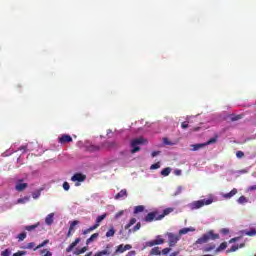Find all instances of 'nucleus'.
<instances>
[{
	"instance_id": "1",
	"label": "nucleus",
	"mask_w": 256,
	"mask_h": 256,
	"mask_svg": "<svg viewBox=\"0 0 256 256\" xmlns=\"http://www.w3.org/2000/svg\"><path fill=\"white\" fill-rule=\"evenodd\" d=\"M217 239H219V234H216L213 230H209L202 237L198 238L195 243L196 245H204V243H209V241H215Z\"/></svg>"
},
{
	"instance_id": "2",
	"label": "nucleus",
	"mask_w": 256,
	"mask_h": 256,
	"mask_svg": "<svg viewBox=\"0 0 256 256\" xmlns=\"http://www.w3.org/2000/svg\"><path fill=\"white\" fill-rule=\"evenodd\" d=\"M148 141L144 137H138L135 139H132L130 142L131 153H138V151H141V145H147Z\"/></svg>"
},
{
	"instance_id": "3",
	"label": "nucleus",
	"mask_w": 256,
	"mask_h": 256,
	"mask_svg": "<svg viewBox=\"0 0 256 256\" xmlns=\"http://www.w3.org/2000/svg\"><path fill=\"white\" fill-rule=\"evenodd\" d=\"M136 223H137V219L136 218H132L129 221V223H127L124 226V229L128 230V233H137V231H139V229H141V222H138L137 224ZM133 225H135V226L133 227ZM131 227H133V228L131 229Z\"/></svg>"
},
{
	"instance_id": "4",
	"label": "nucleus",
	"mask_w": 256,
	"mask_h": 256,
	"mask_svg": "<svg viewBox=\"0 0 256 256\" xmlns=\"http://www.w3.org/2000/svg\"><path fill=\"white\" fill-rule=\"evenodd\" d=\"M136 223H137V219L136 218H132L129 221V223H127L124 226V229L128 230V233H137V231H139V229H141V222H138L137 224ZM133 225H135V226L133 227ZM131 227H133V228L131 229Z\"/></svg>"
},
{
	"instance_id": "5",
	"label": "nucleus",
	"mask_w": 256,
	"mask_h": 256,
	"mask_svg": "<svg viewBox=\"0 0 256 256\" xmlns=\"http://www.w3.org/2000/svg\"><path fill=\"white\" fill-rule=\"evenodd\" d=\"M211 203H213V198L202 199V200L192 202L190 204V207L192 210L201 209V207H205V205H211Z\"/></svg>"
},
{
	"instance_id": "6",
	"label": "nucleus",
	"mask_w": 256,
	"mask_h": 256,
	"mask_svg": "<svg viewBox=\"0 0 256 256\" xmlns=\"http://www.w3.org/2000/svg\"><path fill=\"white\" fill-rule=\"evenodd\" d=\"M86 179H87V175H85L83 173H75L71 177V181H73V183H75L76 187H79V185H81L80 183H83Z\"/></svg>"
},
{
	"instance_id": "7",
	"label": "nucleus",
	"mask_w": 256,
	"mask_h": 256,
	"mask_svg": "<svg viewBox=\"0 0 256 256\" xmlns=\"http://www.w3.org/2000/svg\"><path fill=\"white\" fill-rule=\"evenodd\" d=\"M144 221L146 223H153V221H161V219H159V212L154 211V212L148 213L145 216Z\"/></svg>"
},
{
	"instance_id": "8",
	"label": "nucleus",
	"mask_w": 256,
	"mask_h": 256,
	"mask_svg": "<svg viewBox=\"0 0 256 256\" xmlns=\"http://www.w3.org/2000/svg\"><path fill=\"white\" fill-rule=\"evenodd\" d=\"M181 239L179 235L173 234V233H168V243L169 247H175L177 245V242Z\"/></svg>"
},
{
	"instance_id": "9",
	"label": "nucleus",
	"mask_w": 256,
	"mask_h": 256,
	"mask_svg": "<svg viewBox=\"0 0 256 256\" xmlns=\"http://www.w3.org/2000/svg\"><path fill=\"white\" fill-rule=\"evenodd\" d=\"M163 243H165V239L158 238L156 240L146 242V247H155V245H163Z\"/></svg>"
},
{
	"instance_id": "10",
	"label": "nucleus",
	"mask_w": 256,
	"mask_h": 256,
	"mask_svg": "<svg viewBox=\"0 0 256 256\" xmlns=\"http://www.w3.org/2000/svg\"><path fill=\"white\" fill-rule=\"evenodd\" d=\"M58 141L59 143H61V145H65V143H72L73 138L70 135L63 134L61 137L58 138Z\"/></svg>"
},
{
	"instance_id": "11",
	"label": "nucleus",
	"mask_w": 256,
	"mask_h": 256,
	"mask_svg": "<svg viewBox=\"0 0 256 256\" xmlns=\"http://www.w3.org/2000/svg\"><path fill=\"white\" fill-rule=\"evenodd\" d=\"M129 249H132L131 244H120L119 246H117L116 252L115 253H125V251H129Z\"/></svg>"
},
{
	"instance_id": "12",
	"label": "nucleus",
	"mask_w": 256,
	"mask_h": 256,
	"mask_svg": "<svg viewBox=\"0 0 256 256\" xmlns=\"http://www.w3.org/2000/svg\"><path fill=\"white\" fill-rule=\"evenodd\" d=\"M79 243H81V238H76L75 241H73V242L66 248V253H71V251H73V249H75V247H77V245H79Z\"/></svg>"
},
{
	"instance_id": "13",
	"label": "nucleus",
	"mask_w": 256,
	"mask_h": 256,
	"mask_svg": "<svg viewBox=\"0 0 256 256\" xmlns=\"http://www.w3.org/2000/svg\"><path fill=\"white\" fill-rule=\"evenodd\" d=\"M106 218H107V214H102V215L98 216L96 218V223H95L94 227H96V229H98L99 226L101 225V221H103Z\"/></svg>"
},
{
	"instance_id": "14",
	"label": "nucleus",
	"mask_w": 256,
	"mask_h": 256,
	"mask_svg": "<svg viewBox=\"0 0 256 256\" xmlns=\"http://www.w3.org/2000/svg\"><path fill=\"white\" fill-rule=\"evenodd\" d=\"M191 151H199V149H203V147H207V144L200 143V144H192L191 146Z\"/></svg>"
},
{
	"instance_id": "15",
	"label": "nucleus",
	"mask_w": 256,
	"mask_h": 256,
	"mask_svg": "<svg viewBox=\"0 0 256 256\" xmlns=\"http://www.w3.org/2000/svg\"><path fill=\"white\" fill-rule=\"evenodd\" d=\"M170 213H173V208H166L162 214H159V217L157 219H163L166 217V215H169Z\"/></svg>"
},
{
	"instance_id": "16",
	"label": "nucleus",
	"mask_w": 256,
	"mask_h": 256,
	"mask_svg": "<svg viewBox=\"0 0 256 256\" xmlns=\"http://www.w3.org/2000/svg\"><path fill=\"white\" fill-rule=\"evenodd\" d=\"M242 247H245V244L242 243L239 245H233L231 246V248L229 250H227V253H235V251H237L238 249H242Z\"/></svg>"
},
{
	"instance_id": "17",
	"label": "nucleus",
	"mask_w": 256,
	"mask_h": 256,
	"mask_svg": "<svg viewBox=\"0 0 256 256\" xmlns=\"http://www.w3.org/2000/svg\"><path fill=\"white\" fill-rule=\"evenodd\" d=\"M53 217H55L54 213H50L45 218L46 225H53Z\"/></svg>"
},
{
	"instance_id": "18",
	"label": "nucleus",
	"mask_w": 256,
	"mask_h": 256,
	"mask_svg": "<svg viewBox=\"0 0 256 256\" xmlns=\"http://www.w3.org/2000/svg\"><path fill=\"white\" fill-rule=\"evenodd\" d=\"M235 195H237V188H234L229 193L224 194V198L231 199V197H235Z\"/></svg>"
},
{
	"instance_id": "19",
	"label": "nucleus",
	"mask_w": 256,
	"mask_h": 256,
	"mask_svg": "<svg viewBox=\"0 0 256 256\" xmlns=\"http://www.w3.org/2000/svg\"><path fill=\"white\" fill-rule=\"evenodd\" d=\"M99 238V233H94L86 240V245H89L90 243H93V241H96V239Z\"/></svg>"
},
{
	"instance_id": "20",
	"label": "nucleus",
	"mask_w": 256,
	"mask_h": 256,
	"mask_svg": "<svg viewBox=\"0 0 256 256\" xmlns=\"http://www.w3.org/2000/svg\"><path fill=\"white\" fill-rule=\"evenodd\" d=\"M122 197H127V189H122L116 196L115 199L119 200L122 199Z\"/></svg>"
},
{
	"instance_id": "21",
	"label": "nucleus",
	"mask_w": 256,
	"mask_h": 256,
	"mask_svg": "<svg viewBox=\"0 0 256 256\" xmlns=\"http://www.w3.org/2000/svg\"><path fill=\"white\" fill-rule=\"evenodd\" d=\"M193 231H195V228H193V227H190V228H182V229L179 231V235H187V233L193 232Z\"/></svg>"
},
{
	"instance_id": "22",
	"label": "nucleus",
	"mask_w": 256,
	"mask_h": 256,
	"mask_svg": "<svg viewBox=\"0 0 256 256\" xmlns=\"http://www.w3.org/2000/svg\"><path fill=\"white\" fill-rule=\"evenodd\" d=\"M162 177H169L171 174V167L164 168L161 172Z\"/></svg>"
},
{
	"instance_id": "23",
	"label": "nucleus",
	"mask_w": 256,
	"mask_h": 256,
	"mask_svg": "<svg viewBox=\"0 0 256 256\" xmlns=\"http://www.w3.org/2000/svg\"><path fill=\"white\" fill-rule=\"evenodd\" d=\"M27 187H28L27 183H19L16 185V191H25Z\"/></svg>"
},
{
	"instance_id": "24",
	"label": "nucleus",
	"mask_w": 256,
	"mask_h": 256,
	"mask_svg": "<svg viewBox=\"0 0 256 256\" xmlns=\"http://www.w3.org/2000/svg\"><path fill=\"white\" fill-rule=\"evenodd\" d=\"M216 245L215 244H208L203 248V251L205 253H209V251H213L215 249Z\"/></svg>"
},
{
	"instance_id": "25",
	"label": "nucleus",
	"mask_w": 256,
	"mask_h": 256,
	"mask_svg": "<svg viewBox=\"0 0 256 256\" xmlns=\"http://www.w3.org/2000/svg\"><path fill=\"white\" fill-rule=\"evenodd\" d=\"M217 139H219V136H214L213 138H210L207 142L204 143V145H213L214 143H217Z\"/></svg>"
},
{
	"instance_id": "26",
	"label": "nucleus",
	"mask_w": 256,
	"mask_h": 256,
	"mask_svg": "<svg viewBox=\"0 0 256 256\" xmlns=\"http://www.w3.org/2000/svg\"><path fill=\"white\" fill-rule=\"evenodd\" d=\"M145 211V206L139 205L134 208V214L137 215V213H143Z\"/></svg>"
},
{
	"instance_id": "27",
	"label": "nucleus",
	"mask_w": 256,
	"mask_h": 256,
	"mask_svg": "<svg viewBox=\"0 0 256 256\" xmlns=\"http://www.w3.org/2000/svg\"><path fill=\"white\" fill-rule=\"evenodd\" d=\"M227 249V242H223L219 245L218 248H216V253H219L221 251H225Z\"/></svg>"
},
{
	"instance_id": "28",
	"label": "nucleus",
	"mask_w": 256,
	"mask_h": 256,
	"mask_svg": "<svg viewBox=\"0 0 256 256\" xmlns=\"http://www.w3.org/2000/svg\"><path fill=\"white\" fill-rule=\"evenodd\" d=\"M237 201L240 205H245V203H249V199H247V197L245 196H240Z\"/></svg>"
},
{
	"instance_id": "29",
	"label": "nucleus",
	"mask_w": 256,
	"mask_h": 256,
	"mask_svg": "<svg viewBox=\"0 0 256 256\" xmlns=\"http://www.w3.org/2000/svg\"><path fill=\"white\" fill-rule=\"evenodd\" d=\"M150 255H161V248L154 247L150 251Z\"/></svg>"
},
{
	"instance_id": "30",
	"label": "nucleus",
	"mask_w": 256,
	"mask_h": 256,
	"mask_svg": "<svg viewBox=\"0 0 256 256\" xmlns=\"http://www.w3.org/2000/svg\"><path fill=\"white\" fill-rule=\"evenodd\" d=\"M95 229H97V226L93 225L90 228L83 230L82 234L83 235H89V233H91L92 231H95Z\"/></svg>"
},
{
	"instance_id": "31",
	"label": "nucleus",
	"mask_w": 256,
	"mask_h": 256,
	"mask_svg": "<svg viewBox=\"0 0 256 256\" xmlns=\"http://www.w3.org/2000/svg\"><path fill=\"white\" fill-rule=\"evenodd\" d=\"M87 249H88L87 246H84L81 249L76 250L74 252V255H83V253H86Z\"/></svg>"
},
{
	"instance_id": "32",
	"label": "nucleus",
	"mask_w": 256,
	"mask_h": 256,
	"mask_svg": "<svg viewBox=\"0 0 256 256\" xmlns=\"http://www.w3.org/2000/svg\"><path fill=\"white\" fill-rule=\"evenodd\" d=\"M48 243H49V239L44 240L41 244H39L34 248V251H37V249H41L42 247H45V245H48Z\"/></svg>"
},
{
	"instance_id": "33",
	"label": "nucleus",
	"mask_w": 256,
	"mask_h": 256,
	"mask_svg": "<svg viewBox=\"0 0 256 256\" xmlns=\"http://www.w3.org/2000/svg\"><path fill=\"white\" fill-rule=\"evenodd\" d=\"M18 241H25L27 239V233L22 232L17 236Z\"/></svg>"
},
{
	"instance_id": "34",
	"label": "nucleus",
	"mask_w": 256,
	"mask_h": 256,
	"mask_svg": "<svg viewBox=\"0 0 256 256\" xmlns=\"http://www.w3.org/2000/svg\"><path fill=\"white\" fill-rule=\"evenodd\" d=\"M76 225H79V220H74L70 222V227H69L70 231H74Z\"/></svg>"
},
{
	"instance_id": "35",
	"label": "nucleus",
	"mask_w": 256,
	"mask_h": 256,
	"mask_svg": "<svg viewBox=\"0 0 256 256\" xmlns=\"http://www.w3.org/2000/svg\"><path fill=\"white\" fill-rule=\"evenodd\" d=\"M37 227H39V224H34V225H30V226H25V230H26V231H34V229H37Z\"/></svg>"
},
{
	"instance_id": "36",
	"label": "nucleus",
	"mask_w": 256,
	"mask_h": 256,
	"mask_svg": "<svg viewBox=\"0 0 256 256\" xmlns=\"http://www.w3.org/2000/svg\"><path fill=\"white\" fill-rule=\"evenodd\" d=\"M115 235V228H110L107 232H106V237H113Z\"/></svg>"
},
{
	"instance_id": "37",
	"label": "nucleus",
	"mask_w": 256,
	"mask_h": 256,
	"mask_svg": "<svg viewBox=\"0 0 256 256\" xmlns=\"http://www.w3.org/2000/svg\"><path fill=\"white\" fill-rule=\"evenodd\" d=\"M115 142H106L104 143V147H107V149H113L115 147Z\"/></svg>"
},
{
	"instance_id": "38",
	"label": "nucleus",
	"mask_w": 256,
	"mask_h": 256,
	"mask_svg": "<svg viewBox=\"0 0 256 256\" xmlns=\"http://www.w3.org/2000/svg\"><path fill=\"white\" fill-rule=\"evenodd\" d=\"M160 168H161V163L160 162L154 163L150 166L151 170L160 169Z\"/></svg>"
},
{
	"instance_id": "39",
	"label": "nucleus",
	"mask_w": 256,
	"mask_h": 256,
	"mask_svg": "<svg viewBox=\"0 0 256 256\" xmlns=\"http://www.w3.org/2000/svg\"><path fill=\"white\" fill-rule=\"evenodd\" d=\"M236 157L238 159H243V157H245V153L243 151H237L236 152Z\"/></svg>"
},
{
	"instance_id": "40",
	"label": "nucleus",
	"mask_w": 256,
	"mask_h": 256,
	"mask_svg": "<svg viewBox=\"0 0 256 256\" xmlns=\"http://www.w3.org/2000/svg\"><path fill=\"white\" fill-rule=\"evenodd\" d=\"M63 189H64V191H69V189H71V186L69 185V182H64L63 183Z\"/></svg>"
},
{
	"instance_id": "41",
	"label": "nucleus",
	"mask_w": 256,
	"mask_h": 256,
	"mask_svg": "<svg viewBox=\"0 0 256 256\" xmlns=\"http://www.w3.org/2000/svg\"><path fill=\"white\" fill-rule=\"evenodd\" d=\"M11 255V250L6 249L1 252V256H10Z\"/></svg>"
},
{
	"instance_id": "42",
	"label": "nucleus",
	"mask_w": 256,
	"mask_h": 256,
	"mask_svg": "<svg viewBox=\"0 0 256 256\" xmlns=\"http://www.w3.org/2000/svg\"><path fill=\"white\" fill-rule=\"evenodd\" d=\"M182 129H188L189 128V121H184L181 123Z\"/></svg>"
},
{
	"instance_id": "43",
	"label": "nucleus",
	"mask_w": 256,
	"mask_h": 256,
	"mask_svg": "<svg viewBox=\"0 0 256 256\" xmlns=\"http://www.w3.org/2000/svg\"><path fill=\"white\" fill-rule=\"evenodd\" d=\"M99 149H101V147L95 145H91L89 147V151H99Z\"/></svg>"
},
{
	"instance_id": "44",
	"label": "nucleus",
	"mask_w": 256,
	"mask_h": 256,
	"mask_svg": "<svg viewBox=\"0 0 256 256\" xmlns=\"http://www.w3.org/2000/svg\"><path fill=\"white\" fill-rule=\"evenodd\" d=\"M23 255H27V252L26 251H18L13 254V256H23Z\"/></svg>"
},
{
	"instance_id": "45",
	"label": "nucleus",
	"mask_w": 256,
	"mask_h": 256,
	"mask_svg": "<svg viewBox=\"0 0 256 256\" xmlns=\"http://www.w3.org/2000/svg\"><path fill=\"white\" fill-rule=\"evenodd\" d=\"M246 235H248L249 237H253L254 235H256V230H250L246 233Z\"/></svg>"
},
{
	"instance_id": "46",
	"label": "nucleus",
	"mask_w": 256,
	"mask_h": 256,
	"mask_svg": "<svg viewBox=\"0 0 256 256\" xmlns=\"http://www.w3.org/2000/svg\"><path fill=\"white\" fill-rule=\"evenodd\" d=\"M124 211H119L118 213L115 214V219H119V217H122V215H124Z\"/></svg>"
},
{
	"instance_id": "47",
	"label": "nucleus",
	"mask_w": 256,
	"mask_h": 256,
	"mask_svg": "<svg viewBox=\"0 0 256 256\" xmlns=\"http://www.w3.org/2000/svg\"><path fill=\"white\" fill-rule=\"evenodd\" d=\"M34 247H35V242H30L27 244L26 249H34Z\"/></svg>"
},
{
	"instance_id": "48",
	"label": "nucleus",
	"mask_w": 256,
	"mask_h": 256,
	"mask_svg": "<svg viewBox=\"0 0 256 256\" xmlns=\"http://www.w3.org/2000/svg\"><path fill=\"white\" fill-rule=\"evenodd\" d=\"M170 251H171V248H164L162 250V255H168Z\"/></svg>"
},
{
	"instance_id": "49",
	"label": "nucleus",
	"mask_w": 256,
	"mask_h": 256,
	"mask_svg": "<svg viewBox=\"0 0 256 256\" xmlns=\"http://www.w3.org/2000/svg\"><path fill=\"white\" fill-rule=\"evenodd\" d=\"M161 154V151H153L152 153H151V156L152 157H157V155H160Z\"/></svg>"
},
{
	"instance_id": "50",
	"label": "nucleus",
	"mask_w": 256,
	"mask_h": 256,
	"mask_svg": "<svg viewBox=\"0 0 256 256\" xmlns=\"http://www.w3.org/2000/svg\"><path fill=\"white\" fill-rule=\"evenodd\" d=\"M221 233H222L223 235H227V234H229V229L223 228V229L221 230Z\"/></svg>"
},
{
	"instance_id": "51",
	"label": "nucleus",
	"mask_w": 256,
	"mask_h": 256,
	"mask_svg": "<svg viewBox=\"0 0 256 256\" xmlns=\"http://www.w3.org/2000/svg\"><path fill=\"white\" fill-rule=\"evenodd\" d=\"M181 173H182V171L179 170V169H176V170L174 171V175H177V176L181 175Z\"/></svg>"
},
{
	"instance_id": "52",
	"label": "nucleus",
	"mask_w": 256,
	"mask_h": 256,
	"mask_svg": "<svg viewBox=\"0 0 256 256\" xmlns=\"http://www.w3.org/2000/svg\"><path fill=\"white\" fill-rule=\"evenodd\" d=\"M236 241H239L238 237L230 239L229 243H235Z\"/></svg>"
},
{
	"instance_id": "53",
	"label": "nucleus",
	"mask_w": 256,
	"mask_h": 256,
	"mask_svg": "<svg viewBox=\"0 0 256 256\" xmlns=\"http://www.w3.org/2000/svg\"><path fill=\"white\" fill-rule=\"evenodd\" d=\"M239 119H241V116H240V115L233 117V118H232V121H239Z\"/></svg>"
},
{
	"instance_id": "54",
	"label": "nucleus",
	"mask_w": 256,
	"mask_h": 256,
	"mask_svg": "<svg viewBox=\"0 0 256 256\" xmlns=\"http://www.w3.org/2000/svg\"><path fill=\"white\" fill-rule=\"evenodd\" d=\"M249 191H256V185L250 186Z\"/></svg>"
},
{
	"instance_id": "55",
	"label": "nucleus",
	"mask_w": 256,
	"mask_h": 256,
	"mask_svg": "<svg viewBox=\"0 0 256 256\" xmlns=\"http://www.w3.org/2000/svg\"><path fill=\"white\" fill-rule=\"evenodd\" d=\"M19 151H27V146H22L19 148Z\"/></svg>"
},
{
	"instance_id": "56",
	"label": "nucleus",
	"mask_w": 256,
	"mask_h": 256,
	"mask_svg": "<svg viewBox=\"0 0 256 256\" xmlns=\"http://www.w3.org/2000/svg\"><path fill=\"white\" fill-rule=\"evenodd\" d=\"M127 256H135V251L128 252Z\"/></svg>"
},
{
	"instance_id": "57",
	"label": "nucleus",
	"mask_w": 256,
	"mask_h": 256,
	"mask_svg": "<svg viewBox=\"0 0 256 256\" xmlns=\"http://www.w3.org/2000/svg\"><path fill=\"white\" fill-rule=\"evenodd\" d=\"M177 255H179V251H175V252H172V253L170 254V256H177Z\"/></svg>"
},
{
	"instance_id": "58",
	"label": "nucleus",
	"mask_w": 256,
	"mask_h": 256,
	"mask_svg": "<svg viewBox=\"0 0 256 256\" xmlns=\"http://www.w3.org/2000/svg\"><path fill=\"white\" fill-rule=\"evenodd\" d=\"M18 203H25V198H19Z\"/></svg>"
},
{
	"instance_id": "59",
	"label": "nucleus",
	"mask_w": 256,
	"mask_h": 256,
	"mask_svg": "<svg viewBox=\"0 0 256 256\" xmlns=\"http://www.w3.org/2000/svg\"><path fill=\"white\" fill-rule=\"evenodd\" d=\"M73 230H71L70 228H69V230H68V233H67V237H71V232H72Z\"/></svg>"
},
{
	"instance_id": "60",
	"label": "nucleus",
	"mask_w": 256,
	"mask_h": 256,
	"mask_svg": "<svg viewBox=\"0 0 256 256\" xmlns=\"http://www.w3.org/2000/svg\"><path fill=\"white\" fill-rule=\"evenodd\" d=\"M164 143H165L166 145H171V143H169V141H167V138H164Z\"/></svg>"
},
{
	"instance_id": "61",
	"label": "nucleus",
	"mask_w": 256,
	"mask_h": 256,
	"mask_svg": "<svg viewBox=\"0 0 256 256\" xmlns=\"http://www.w3.org/2000/svg\"><path fill=\"white\" fill-rule=\"evenodd\" d=\"M32 197L33 199H37V197H39V194H33Z\"/></svg>"
},
{
	"instance_id": "62",
	"label": "nucleus",
	"mask_w": 256,
	"mask_h": 256,
	"mask_svg": "<svg viewBox=\"0 0 256 256\" xmlns=\"http://www.w3.org/2000/svg\"><path fill=\"white\" fill-rule=\"evenodd\" d=\"M192 131H199V127L193 128Z\"/></svg>"
},
{
	"instance_id": "63",
	"label": "nucleus",
	"mask_w": 256,
	"mask_h": 256,
	"mask_svg": "<svg viewBox=\"0 0 256 256\" xmlns=\"http://www.w3.org/2000/svg\"><path fill=\"white\" fill-rule=\"evenodd\" d=\"M120 233H123V230H120Z\"/></svg>"
}]
</instances>
